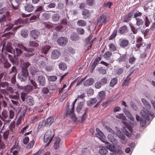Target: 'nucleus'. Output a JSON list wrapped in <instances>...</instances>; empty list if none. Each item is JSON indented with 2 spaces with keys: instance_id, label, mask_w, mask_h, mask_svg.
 I'll return each instance as SVG.
<instances>
[{
  "instance_id": "obj_1",
  "label": "nucleus",
  "mask_w": 155,
  "mask_h": 155,
  "mask_svg": "<svg viewBox=\"0 0 155 155\" xmlns=\"http://www.w3.org/2000/svg\"><path fill=\"white\" fill-rule=\"evenodd\" d=\"M18 47L15 48V50L13 49L11 46V44L8 42L7 44L5 43L3 44V47H5L6 50L9 52L14 54L15 56H18L22 53V51L20 49H24L26 52L25 53V55L27 57H30L33 55L32 52L34 51L33 48H28L24 46L22 44H19L18 45Z\"/></svg>"
},
{
  "instance_id": "obj_2",
  "label": "nucleus",
  "mask_w": 155,
  "mask_h": 155,
  "mask_svg": "<svg viewBox=\"0 0 155 155\" xmlns=\"http://www.w3.org/2000/svg\"><path fill=\"white\" fill-rule=\"evenodd\" d=\"M77 100V99H75L74 101L72 103L71 110L67 109L66 111V114L70 116L71 118L74 121H75L76 120V117L74 113V105Z\"/></svg>"
},
{
  "instance_id": "obj_3",
  "label": "nucleus",
  "mask_w": 155,
  "mask_h": 155,
  "mask_svg": "<svg viewBox=\"0 0 155 155\" xmlns=\"http://www.w3.org/2000/svg\"><path fill=\"white\" fill-rule=\"evenodd\" d=\"M54 137V135H52L51 131L48 130L46 132L44 138V141L47 143L45 146H48L51 141Z\"/></svg>"
},
{
  "instance_id": "obj_4",
  "label": "nucleus",
  "mask_w": 155,
  "mask_h": 155,
  "mask_svg": "<svg viewBox=\"0 0 155 155\" xmlns=\"http://www.w3.org/2000/svg\"><path fill=\"white\" fill-rule=\"evenodd\" d=\"M109 20V17L106 13H104L98 19V25H103L106 24Z\"/></svg>"
},
{
  "instance_id": "obj_5",
  "label": "nucleus",
  "mask_w": 155,
  "mask_h": 155,
  "mask_svg": "<svg viewBox=\"0 0 155 155\" xmlns=\"http://www.w3.org/2000/svg\"><path fill=\"white\" fill-rule=\"evenodd\" d=\"M28 75V72L27 70L22 69L21 72L19 74L18 77L21 81H24L26 80Z\"/></svg>"
},
{
  "instance_id": "obj_6",
  "label": "nucleus",
  "mask_w": 155,
  "mask_h": 155,
  "mask_svg": "<svg viewBox=\"0 0 155 155\" xmlns=\"http://www.w3.org/2000/svg\"><path fill=\"white\" fill-rule=\"evenodd\" d=\"M141 114L143 117L145 118L147 120H150L149 115L150 116H153V114L149 113L148 111L145 108L143 107V109L141 111Z\"/></svg>"
},
{
  "instance_id": "obj_7",
  "label": "nucleus",
  "mask_w": 155,
  "mask_h": 155,
  "mask_svg": "<svg viewBox=\"0 0 155 155\" xmlns=\"http://www.w3.org/2000/svg\"><path fill=\"white\" fill-rule=\"evenodd\" d=\"M97 133L96 134V137L98 138L100 140L103 142H105L106 136L98 128H96Z\"/></svg>"
},
{
  "instance_id": "obj_8",
  "label": "nucleus",
  "mask_w": 155,
  "mask_h": 155,
  "mask_svg": "<svg viewBox=\"0 0 155 155\" xmlns=\"http://www.w3.org/2000/svg\"><path fill=\"white\" fill-rule=\"evenodd\" d=\"M128 126H126L128 129L129 130L130 132H128L126 129L125 127H123L121 129L122 131L125 134V135L128 137H130L131 134H132L133 130L132 129V125L130 124V123L128 124Z\"/></svg>"
},
{
  "instance_id": "obj_9",
  "label": "nucleus",
  "mask_w": 155,
  "mask_h": 155,
  "mask_svg": "<svg viewBox=\"0 0 155 155\" xmlns=\"http://www.w3.org/2000/svg\"><path fill=\"white\" fill-rule=\"evenodd\" d=\"M115 117L117 118L123 120V123L126 126H128V124L130 123V122L129 121H126V117L123 114H118V115H116Z\"/></svg>"
},
{
  "instance_id": "obj_10",
  "label": "nucleus",
  "mask_w": 155,
  "mask_h": 155,
  "mask_svg": "<svg viewBox=\"0 0 155 155\" xmlns=\"http://www.w3.org/2000/svg\"><path fill=\"white\" fill-rule=\"evenodd\" d=\"M61 53L59 50H54L51 52V58L52 59H56L61 55Z\"/></svg>"
},
{
  "instance_id": "obj_11",
  "label": "nucleus",
  "mask_w": 155,
  "mask_h": 155,
  "mask_svg": "<svg viewBox=\"0 0 155 155\" xmlns=\"http://www.w3.org/2000/svg\"><path fill=\"white\" fill-rule=\"evenodd\" d=\"M1 119L4 122H8L11 120L9 119L7 112L5 110L2 111V113Z\"/></svg>"
},
{
  "instance_id": "obj_12",
  "label": "nucleus",
  "mask_w": 155,
  "mask_h": 155,
  "mask_svg": "<svg viewBox=\"0 0 155 155\" xmlns=\"http://www.w3.org/2000/svg\"><path fill=\"white\" fill-rule=\"evenodd\" d=\"M58 44L60 45H64L66 44L67 42V39L64 37H60L57 40Z\"/></svg>"
},
{
  "instance_id": "obj_13",
  "label": "nucleus",
  "mask_w": 155,
  "mask_h": 155,
  "mask_svg": "<svg viewBox=\"0 0 155 155\" xmlns=\"http://www.w3.org/2000/svg\"><path fill=\"white\" fill-rule=\"evenodd\" d=\"M105 94L104 91H101L98 93L97 98L100 101V102H101L104 99Z\"/></svg>"
},
{
  "instance_id": "obj_14",
  "label": "nucleus",
  "mask_w": 155,
  "mask_h": 155,
  "mask_svg": "<svg viewBox=\"0 0 155 155\" xmlns=\"http://www.w3.org/2000/svg\"><path fill=\"white\" fill-rule=\"evenodd\" d=\"M94 82V79L90 78L84 81L83 82V84L84 86H88L92 85Z\"/></svg>"
},
{
  "instance_id": "obj_15",
  "label": "nucleus",
  "mask_w": 155,
  "mask_h": 155,
  "mask_svg": "<svg viewBox=\"0 0 155 155\" xmlns=\"http://www.w3.org/2000/svg\"><path fill=\"white\" fill-rule=\"evenodd\" d=\"M123 110L125 114L128 118L132 121L134 120V118L133 117L130 113L126 109V108H124Z\"/></svg>"
},
{
  "instance_id": "obj_16",
  "label": "nucleus",
  "mask_w": 155,
  "mask_h": 155,
  "mask_svg": "<svg viewBox=\"0 0 155 155\" xmlns=\"http://www.w3.org/2000/svg\"><path fill=\"white\" fill-rule=\"evenodd\" d=\"M54 121V118L53 117H51L48 118L45 122L44 126L48 127Z\"/></svg>"
},
{
  "instance_id": "obj_17",
  "label": "nucleus",
  "mask_w": 155,
  "mask_h": 155,
  "mask_svg": "<svg viewBox=\"0 0 155 155\" xmlns=\"http://www.w3.org/2000/svg\"><path fill=\"white\" fill-rule=\"evenodd\" d=\"M39 32L38 31L34 30L31 31L30 36L33 38L35 39L39 36Z\"/></svg>"
},
{
  "instance_id": "obj_18",
  "label": "nucleus",
  "mask_w": 155,
  "mask_h": 155,
  "mask_svg": "<svg viewBox=\"0 0 155 155\" xmlns=\"http://www.w3.org/2000/svg\"><path fill=\"white\" fill-rule=\"evenodd\" d=\"M60 138L58 137H56L54 139V148L55 149H58L59 147Z\"/></svg>"
},
{
  "instance_id": "obj_19",
  "label": "nucleus",
  "mask_w": 155,
  "mask_h": 155,
  "mask_svg": "<svg viewBox=\"0 0 155 155\" xmlns=\"http://www.w3.org/2000/svg\"><path fill=\"white\" fill-rule=\"evenodd\" d=\"M29 71L32 75L36 74L38 72V69L34 66H31L29 69Z\"/></svg>"
},
{
  "instance_id": "obj_20",
  "label": "nucleus",
  "mask_w": 155,
  "mask_h": 155,
  "mask_svg": "<svg viewBox=\"0 0 155 155\" xmlns=\"http://www.w3.org/2000/svg\"><path fill=\"white\" fill-rule=\"evenodd\" d=\"M25 11L28 12H32L34 9V7L33 5L30 4H26L24 7Z\"/></svg>"
},
{
  "instance_id": "obj_21",
  "label": "nucleus",
  "mask_w": 155,
  "mask_h": 155,
  "mask_svg": "<svg viewBox=\"0 0 155 155\" xmlns=\"http://www.w3.org/2000/svg\"><path fill=\"white\" fill-rule=\"evenodd\" d=\"M106 144V147L107 149H108L111 152H114L115 151L114 146L112 144H110L108 142L105 141V142Z\"/></svg>"
},
{
  "instance_id": "obj_22",
  "label": "nucleus",
  "mask_w": 155,
  "mask_h": 155,
  "mask_svg": "<svg viewBox=\"0 0 155 155\" xmlns=\"http://www.w3.org/2000/svg\"><path fill=\"white\" fill-rule=\"evenodd\" d=\"M141 101L144 106L147 109H150L151 108V106L150 104L144 98H142Z\"/></svg>"
},
{
  "instance_id": "obj_23",
  "label": "nucleus",
  "mask_w": 155,
  "mask_h": 155,
  "mask_svg": "<svg viewBox=\"0 0 155 155\" xmlns=\"http://www.w3.org/2000/svg\"><path fill=\"white\" fill-rule=\"evenodd\" d=\"M38 80L39 83L42 85H44L45 83V79L44 77L43 76H40L38 77Z\"/></svg>"
},
{
  "instance_id": "obj_24",
  "label": "nucleus",
  "mask_w": 155,
  "mask_h": 155,
  "mask_svg": "<svg viewBox=\"0 0 155 155\" xmlns=\"http://www.w3.org/2000/svg\"><path fill=\"white\" fill-rule=\"evenodd\" d=\"M50 46L48 45L43 46L41 49V51L45 54H47L48 51L50 50Z\"/></svg>"
},
{
  "instance_id": "obj_25",
  "label": "nucleus",
  "mask_w": 155,
  "mask_h": 155,
  "mask_svg": "<svg viewBox=\"0 0 155 155\" xmlns=\"http://www.w3.org/2000/svg\"><path fill=\"white\" fill-rule=\"evenodd\" d=\"M15 1L17 4L15 6H14L13 5H12L14 9H16L19 5L21 4H24L27 2V0H15Z\"/></svg>"
},
{
  "instance_id": "obj_26",
  "label": "nucleus",
  "mask_w": 155,
  "mask_h": 155,
  "mask_svg": "<svg viewBox=\"0 0 155 155\" xmlns=\"http://www.w3.org/2000/svg\"><path fill=\"white\" fill-rule=\"evenodd\" d=\"M23 22V21L21 19H20V18L18 19L16 21H15V25H18V26H17L15 27L14 28H16V29H17L18 28H19V27L22 26Z\"/></svg>"
},
{
  "instance_id": "obj_27",
  "label": "nucleus",
  "mask_w": 155,
  "mask_h": 155,
  "mask_svg": "<svg viewBox=\"0 0 155 155\" xmlns=\"http://www.w3.org/2000/svg\"><path fill=\"white\" fill-rule=\"evenodd\" d=\"M107 138L113 144H116L117 143V140H116L115 138L112 134H109L108 135Z\"/></svg>"
},
{
  "instance_id": "obj_28",
  "label": "nucleus",
  "mask_w": 155,
  "mask_h": 155,
  "mask_svg": "<svg viewBox=\"0 0 155 155\" xmlns=\"http://www.w3.org/2000/svg\"><path fill=\"white\" fill-rule=\"evenodd\" d=\"M108 152V150L105 147H102L99 150V153L101 155H104L106 154Z\"/></svg>"
},
{
  "instance_id": "obj_29",
  "label": "nucleus",
  "mask_w": 155,
  "mask_h": 155,
  "mask_svg": "<svg viewBox=\"0 0 155 155\" xmlns=\"http://www.w3.org/2000/svg\"><path fill=\"white\" fill-rule=\"evenodd\" d=\"M97 102V100L95 98L91 99L90 100L87 102V105L88 106H91L95 104Z\"/></svg>"
},
{
  "instance_id": "obj_30",
  "label": "nucleus",
  "mask_w": 155,
  "mask_h": 155,
  "mask_svg": "<svg viewBox=\"0 0 155 155\" xmlns=\"http://www.w3.org/2000/svg\"><path fill=\"white\" fill-rule=\"evenodd\" d=\"M26 101L30 105H32L33 104L34 101L33 98L31 96H29L26 98Z\"/></svg>"
},
{
  "instance_id": "obj_31",
  "label": "nucleus",
  "mask_w": 155,
  "mask_h": 155,
  "mask_svg": "<svg viewBox=\"0 0 155 155\" xmlns=\"http://www.w3.org/2000/svg\"><path fill=\"white\" fill-rule=\"evenodd\" d=\"M133 73V72H131L130 74L128 75L127 77V78L124 81V82L123 83V85H125L127 86L129 84V81L131 79V78L130 76L131 75V74Z\"/></svg>"
},
{
  "instance_id": "obj_32",
  "label": "nucleus",
  "mask_w": 155,
  "mask_h": 155,
  "mask_svg": "<svg viewBox=\"0 0 155 155\" xmlns=\"http://www.w3.org/2000/svg\"><path fill=\"white\" fill-rule=\"evenodd\" d=\"M144 25L147 27H148L151 22V20L149 19L147 16H146L144 18Z\"/></svg>"
},
{
  "instance_id": "obj_33",
  "label": "nucleus",
  "mask_w": 155,
  "mask_h": 155,
  "mask_svg": "<svg viewBox=\"0 0 155 155\" xmlns=\"http://www.w3.org/2000/svg\"><path fill=\"white\" fill-rule=\"evenodd\" d=\"M117 135L120 139L124 140L125 138V135L120 131V130L117 131Z\"/></svg>"
},
{
  "instance_id": "obj_34",
  "label": "nucleus",
  "mask_w": 155,
  "mask_h": 155,
  "mask_svg": "<svg viewBox=\"0 0 155 155\" xmlns=\"http://www.w3.org/2000/svg\"><path fill=\"white\" fill-rule=\"evenodd\" d=\"M90 12L87 9H84L82 12V15L84 16V18H86L87 17H88L90 16Z\"/></svg>"
},
{
  "instance_id": "obj_35",
  "label": "nucleus",
  "mask_w": 155,
  "mask_h": 155,
  "mask_svg": "<svg viewBox=\"0 0 155 155\" xmlns=\"http://www.w3.org/2000/svg\"><path fill=\"white\" fill-rule=\"evenodd\" d=\"M132 15V13L130 12L127 15H126L124 18L123 19V21L125 22H127L129 21L130 19L131 16Z\"/></svg>"
},
{
  "instance_id": "obj_36",
  "label": "nucleus",
  "mask_w": 155,
  "mask_h": 155,
  "mask_svg": "<svg viewBox=\"0 0 155 155\" xmlns=\"http://www.w3.org/2000/svg\"><path fill=\"white\" fill-rule=\"evenodd\" d=\"M112 53L111 52L107 51L106 52L104 55V58L106 60H109L110 57L111 56Z\"/></svg>"
},
{
  "instance_id": "obj_37",
  "label": "nucleus",
  "mask_w": 155,
  "mask_h": 155,
  "mask_svg": "<svg viewBox=\"0 0 155 155\" xmlns=\"http://www.w3.org/2000/svg\"><path fill=\"white\" fill-rule=\"evenodd\" d=\"M136 25L140 27L143 24L144 21L141 19H140L138 18H136Z\"/></svg>"
},
{
  "instance_id": "obj_38",
  "label": "nucleus",
  "mask_w": 155,
  "mask_h": 155,
  "mask_svg": "<svg viewBox=\"0 0 155 155\" xmlns=\"http://www.w3.org/2000/svg\"><path fill=\"white\" fill-rule=\"evenodd\" d=\"M129 43V42L128 40H124L121 42L120 46L123 47H127Z\"/></svg>"
},
{
  "instance_id": "obj_39",
  "label": "nucleus",
  "mask_w": 155,
  "mask_h": 155,
  "mask_svg": "<svg viewBox=\"0 0 155 155\" xmlns=\"http://www.w3.org/2000/svg\"><path fill=\"white\" fill-rule=\"evenodd\" d=\"M127 31V28L126 26H123L119 28V32L121 34L126 32Z\"/></svg>"
},
{
  "instance_id": "obj_40",
  "label": "nucleus",
  "mask_w": 155,
  "mask_h": 155,
  "mask_svg": "<svg viewBox=\"0 0 155 155\" xmlns=\"http://www.w3.org/2000/svg\"><path fill=\"white\" fill-rule=\"evenodd\" d=\"M49 92V90L46 87H44L42 89L41 94L43 96H45L48 95Z\"/></svg>"
},
{
  "instance_id": "obj_41",
  "label": "nucleus",
  "mask_w": 155,
  "mask_h": 155,
  "mask_svg": "<svg viewBox=\"0 0 155 155\" xmlns=\"http://www.w3.org/2000/svg\"><path fill=\"white\" fill-rule=\"evenodd\" d=\"M117 83V78H114L112 79L110 83V86L111 87H113Z\"/></svg>"
},
{
  "instance_id": "obj_42",
  "label": "nucleus",
  "mask_w": 155,
  "mask_h": 155,
  "mask_svg": "<svg viewBox=\"0 0 155 155\" xmlns=\"http://www.w3.org/2000/svg\"><path fill=\"white\" fill-rule=\"evenodd\" d=\"M142 42V38L141 37H139L137 38L136 41V46L138 48H139Z\"/></svg>"
},
{
  "instance_id": "obj_43",
  "label": "nucleus",
  "mask_w": 155,
  "mask_h": 155,
  "mask_svg": "<svg viewBox=\"0 0 155 155\" xmlns=\"http://www.w3.org/2000/svg\"><path fill=\"white\" fill-rule=\"evenodd\" d=\"M59 68L62 70H64L67 68L66 65L63 63H60L59 64Z\"/></svg>"
},
{
  "instance_id": "obj_44",
  "label": "nucleus",
  "mask_w": 155,
  "mask_h": 155,
  "mask_svg": "<svg viewBox=\"0 0 155 155\" xmlns=\"http://www.w3.org/2000/svg\"><path fill=\"white\" fill-rule=\"evenodd\" d=\"M15 116V110H11L9 111V120L12 119Z\"/></svg>"
},
{
  "instance_id": "obj_45",
  "label": "nucleus",
  "mask_w": 155,
  "mask_h": 155,
  "mask_svg": "<svg viewBox=\"0 0 155 155\" xmlns=\"http://www.w3.org/2000/svg\"><path fill=\"white\" fill-rule=\"evenodd\" d=\"M29 45L31 47H36L38 46V43L35 41H30L29 43Z\"/></svg>"
},
{
  "instance_id": "obj_46",
  "label": "nucleus",
  "mask_w": 155,
  "mask_h": 155,
  "mask_svg": "<svg viewBox=\"0 0 155 155\" xmlns=\"http://www.w3.org/2000/svg\"><path fill=\"white\" fill-rule=\"evenodd\" d=\"M9 86V84L6 82H2L0 83V87H1L3 88H5L6 89Z\"/></svg>"
},
{
  "instance_id": "obj_47",
  "label": "nucleus",
  "mask_w": 155,
  "mask_h": 155,
  "mask_svg": "<svg viewBox=\"0 0 155 155\" xmlns=\"http://www.w3.org/2000/svg\"><path fill=\"white\" fill-rule=\"evenodd\" d=\"M59 15L58 14H55L52 17V20L54 21H58L59 18Z\"/></svg>"
},
{
  "instance_id": "obj_48",
  "label": "nucleus",
  "mask_w": 155,
  "mask_h": 155,
  "mask_svg": "<svg viewBox=\"0 0 155 155\" xmlns=\"http://www.w3.org/2000/svg\"><path fill=\"white\" fill-rule=\"evenodd\" d=\"M77 23L78 25L80 26H84L86 24V22L83 20H80L78 21Z\"/></svg>"
},
{
  "instance_id": "obj_49",
  "label": "nucleus",
  "mask_w": 155,
  "mask_h": 155,
  "mask_svg": "<svg viewBox=\"0 0 155 155\" xmlns=\"http://www.w3.org/2000/svg\"><path fill=\"white\" fill-rule=\"evenodd\" d=\"M9 14L8 13H6V16L5 17L4 15H3L2 17L0 18V22L5 21L6 20L7 18H8Z\"/></svg>"
},
{
  "instance_id": "obj_50",
  "label": "nucleus",
  "mask_w": 155,
  "mask_h": 155,
  "mask_svg": "<svg viewBox=\"0 0 155 155\" xmlns=\"http://www.w3.org/2000/svg\"><path fill=\"white\" fill-rule=\"evenodd\" d=\"M42 16L44 19L47 20L49 18L50 15L48 13L45 12L43 13Z\"/></svg>"
},
{
  "instance_id": "obj_51",
  "label": "nucleus",
  "mask_w": 155,
  "mask_h": 155,
  "mask_svg": "<svg viewBox=\"0 0 155 155\" xmlns=\"http://www.w3.org/2000/svg\"><path fill=\"white\" fill-rule=\"evenodd\" d=\"M48 79L50 81H56L57 78L54 76H49L48 77Z\"/></svg>"
},
{
  "instance_id": "obj_52",
  "label": "nucleus",
  "mask_w": 155,
  "mask_h": 155,
  "mask_svg": "<svg viewBox=\"0 0 155 155\" xmlns=\"http://www.w3.org/2000/svg\"><path fill=\"white\" fill-rule=\"evenodd\" d=\"M4 62H3L4 67L8 68L11 66V64L8 62L7 60L5 59H3Z\"/></svg>"
},
{
  "instance_id": "obj_53",
  "label": "nucleus",
  "mask_w": 155,
  "mask_h": 155,
  "mask_svg": "<svg viewBox=\"0 0 155 155\" xmlns=\"http://www.w3.org/2000/svg\"><path fill=\"white\" fill-rule=\"evenodd\" d=\"M110 50L112 51H114L116 49V48L114 44H110L109 45Z\"/></svg>"
},
{
  "instance_id": "obj_54",
  "label": "nucleus",
  "mask_w": 155,
  "mask_h": 155,
  "mask_svg": "<svg viewBox=\"0 0 155 155\" xmlns=\"http://www.w3.org/2000/svg\"><path fill=\"white\" fill-rule=\"evenodd\" d=\"M15 147H12L10 150V152L12 153L13 155H17L18 154V151L15 150Z\"/></svg>"
},
{
  "instance_id": "obj_55",
  "label": "nucleus",
  "mask_w": 155,
  "mask_h": 155,
  "mask_svg": "<svg viewBox=\"0 0 155 155\" xmlns=\"http://www.w3.org/2000/svg\"><path fill=\"white\" fill-rule=\"evenodd\" d=\"M105 128L107 131H108L110 133L113 134H115V132L108 126H106L105 127Z\"/></svg>"
},
{
  "instance_id": "obj_56",
  "label": "nucleus",
  "mask_w": 155,
  "mask_h": 155,
  "mask_svg": "<svg viewBox=\"0 0 155 155\" xmlns=\"http://www.w3.org/2000/svg\"><path fill=\"white\" fill-rule=\"evenodd\" d=\"M94 3V0H86V4L89 6H91Z\"/></svg>"
},
{
  "instance_id": "obj_57",
  "label": "nucleus",
  "mask_w": 155,
  "mask_h": 155,
  "mask_svg": "<svg viewBox=\"0 0 155 155\" xmlns=\"http://www.w3.org/2000/svg\"><path fill=\"white\" fill-rule=\"evenodd\" d=\"M2 136L0 135V149H4L5 148L4 143L2 141Z\"/></svg>"
},
{
  "instance_id": "obj_58",
  "label": "nucleus",
  "mask_w": 155,
  "mask_h": 155,
  "mask_svg": "<svg viewBox=\"0 0 155 155\" xmlns=\"http://www.w3.org/2000/svg\"><path fill=\"white\" fill-rule=\"evenodd\" d=\"M71 38L73 41H76L78 39V37L75 34L73 33L71 35Z\"/></svg>"
},
{
  "instance_id": "obj_59",
  "label": "nucleus",
  "mask_w": 155,
  "mask_h": 155,
  "mask_svg": "<svg viewBox=\"0 0 155 155\" xmlns=\"http://www.w3.org/2000/svg\"><path fill=\"white\" fill-rule=\"evenodd\" d=\"M56 4L54 2H51L47 6V7L49 8H54L56 7Z\"/></svg>"
},
{
  "instance_id": "obj_60",
  "label": "nucleus",
  "mask_w": 155,
  "mask_h": 155,
  "mask_svg": "<svg viewBox=\"0 0 155 155\" xmlns=\"http://www.w3.org/2000/svg\"><path fill=\"white\" fill-rule=\"evenodd\" d=\"M107 80L106 78H104L102 79L101 80V83L102 85L106 84L107 83Z\"/></svg>"
},
{
  "instance_id": "obj_61",
  "label": "nucleus",
  "mask_w": 155,
  "mask_h": 155,
  "mask_svg": "<svg viewBox=\"0 0 155 155\" xmlns=\"http://www.w3.org/2000/svg\"><path fill=\"white\" fill-rule=\"evenodd\" d=\"M101 83L99 82H97L94 84V86L96 88L99 89L101 87Z\"/></svg>"
},
{
  "instance_id": "obj_62",
  "label": "nucleus",
  "mask_w": 155,
  "mask_h": 155,
  "mask_svg": "<svg viewBox=\"0 0 155 155\" xmlns=\"http://www.w3.org/2000/svg\"><path fill=\"white\" fill-rule=\"evenodd\" d=\"M77 32L81 35L83 34L84 33V31L83 28H78L77 29Z\"/></svg>"
},
{
  "instance_id": "obj_63",
  "label": "nucleus",
  "mask_w": 155,
  "mask_h": 155,
  "mask_svg": "<svg viewBox=\"0 0 155 155\" xmlns=\"http://www.w3.org/2000/svg\"><path fill=\"white\" fill-rule=\"evenodd\" d=\"M54 69V67L52 66H47L45 68L46 71H49L53 70Z\"/></svg>"
},
{
  "instance_id": "obj_64",
  "label": "nucleus",
  "mask_w": 155,
  "mask_h": 155,
  "mask_svg": "<svg viewBox=\"0 0 155 155\" xmlns=\"http://www.w3.org/2000/svg\"><path fill=\"white\" fill-rule=\"evenodd\" d=\"M112 4V3L111 2H108L106 3H104V5L105 7L110 8Z\"/></svg>"
}]
</instances>
